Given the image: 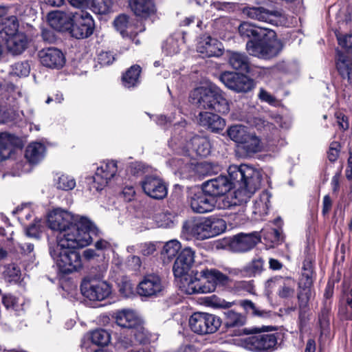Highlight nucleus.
<instances>
[{
	"instance_id": "obj_6",
	"label": "nucleus",
	"mask_w": 352,
	"mask_h": 352,
	"mask_svg": "<svg viewBox=\"0 0 352 352\" xmlns=\"http://www.w3.org/2000/svg\"><path fill=\"white\" fill-rule=\"evenodd\" d=\"M199 274L205 282L199 277L186 278L183 281L182 291L187 294L211 293L217 287H225L230 282L228 276L216 268L206 267Z\"/></svg>"
},
{
	"instance_id": "obj_40",
	"label": "nucleus",
	"mask_w": 352,
	"mask_h": 352,
	"mask_svg": "<svg viewBox=\"0 0 352 352\" xmlns=\"http://www.w3.org/2000/svg\"><path fill=\"white\" fill-rule=\"evenodd\" d=\"M183 43L179 34L171 36L166 38L162 44V52L166 56H174L180 51V46Z\"/></svg>"
},
{
	"instance_id": "obj_54",
	"label": "nucleus",
	"mask_w": 352,
	"mask_h": 352,
	"mask_svg": "<svg viewBox=\"0 0 352 352\" xmlns=\"http://www.w3.org/2000/svg\"><path fill=\"white\" fill-rule=\"evenodd\" d=\"M245 322V318L240 314L228 311L226 314V325L229 327H241Z\"/></svg>"
},
{
	"instance_id": "obj_39",
	"label": "nucleus",
	"mask_w": 352,
	"mask_h": 352,
	"mask_svg": "<svg viewBox=\"0 0 352 352\" xmlns=\"http://www.w3.org/2000/svg\"><path fill=\"white\" fill-rule=\"evenodd\" d=\"M141 67L138 65L131 66L122 76V84L126 88H133L140 83Z\"/></svg>"
},
{
	"instance_id": "obj_4",
	"label": "nucleus",
	"mask_w": 352,
	"mask_h": 352,
	"mask_svg": "<svg viewBox=\"0 0 352 352\" xmlns=\"http://www.w3.org/2000/svg\"><path fill=\"white\" fill-rule=\"evenodd\" d=\"M239 32L242 37H253L246 44V50L252 56L267 59L276 56L281 50V43L273 31L266 32V29L245 22L239 25Z\"/></svg>"
},
{
	"instance_id": "obj_51",
	"label": "nucleus",
	"mask_w": 352,
	"mask_h": 352,
	"mask_svg": "<svg viewBox=\"0 0 352 352\" xmlns=\"http://www.w3.org/2000/svg\"><path fill=\"white\" fill-rule=\"evenodd\" d=\"M240 305L244 309L248 314L257 317H266L268 316L267 312L261 309L250 300H243L240 302Z\"/></svg>"
},
{
	"instance_id": "obj_13",
	"label": "nucleus",
	"mask_w": 352,
	"mask_h": 352,
	"mask_svg": "<svg viewBox=\"0 0 352 352\" xmlns=\"http://www.w3.org/2000/svg\"><path fill=\"white\" fill-rule=\"evenodd\" d=\"M249 18L265 22L274 25H287V19L281 10H270L263 7L246 8L243 10Z\"/></svg>"
},
{
	"instance_id": "obj_35",
	"label": "nucleus",
	"mask_w": 352,
	"mask_h": 352,
	"mask_svg": "<svg viewBox=\"0 0 352 352\" xmlns=\"http://www.w3.org/2000/svg\"><path fill=\"white\" fill-rule=\"evenodd\" d=\"M54 185L58 190L69 191L76 187V181L72 175L60 172L54 176Z\"/></svg>"
},
{
	"instance_id": "obj_32",
	"label": "nucleus",
	"mask_w": 352,
	"mask_h": 352,
	"mask_svg": "<svg viewBox=\"0 0 352 352\" xmlns=\"http://www.w3.org/2000/svg\"><path fill=\"white\" fill-rule=\"evenodd\" d=\"M336 68L343 78L350 80V74L352 72V59L349 53L336 50Z\"/></svg>"
},
{
	"instance_id": "obj_9",
	"label": "nucleus",
	"mask_w": 352,
	"mask_h": 352,
	"mask_svg": "<svg viewBox=\"0 0 352 352\" xmlns=\"http://www.w3.org/2000/svg\"><path fill=\"white\" fill-rule=\"evenodd\" d=\"M221 324V321L219 317L206 312H195L188 319L190 330L200 336L215 333Z\"/></svg>"
},
{
	"instance_id": "obj_42",
	"label": "nucleus",
	"mask_w": 352,
	"mask_h": 352,
	"mask_svg": "<svg viewBox=\"0 0 352 352\" xmlns=\"http://www.w3.org/2000/svg\"><path fill=\"white\" fill-rule=\"evenodd\" d=\"M181 248V243L177 240L173 239L166 242L161 252L164 262L166 263L172 261L178 254Z\"/></svg>"
},
{
	"instance_id": "obj_59",
	"label": "nucleus",
	"mask_w": 352,
	"mask_h": 352,
	"mask_svg": "<svg viewBox=\"0 0 352 352\" xmlns=\"http://www.w3.org/2000/svg\"><path fill=\"white\" fill-rule=\"evenodd\" d=\"M170 164L183 174L191 168L192 163L190 164L188 161L185 162L184 159L174 158L170 161Z\"/></svg>"
},
{
	"instance_id": "obj_8",
	"label": "nucleus",
	"mask_w": 352,
	"mask_h": 352,
	"mask_svg": "<svg viewBox=\"0 0 352 352\" xmlns=\"http://www.w3.org/2000/svg\"><path fill=\"white\" fill-rule=\"evenodd\" d=\"M0 43H3L8 51L13 55L21 54L28 47L26 34L19 31V23L14 16L0 24Z\"/></svg>"
},
{
	"instance_id": "obj_28",
	"label": "nucleus",
	"mask_w": 352,
	"mask_h": 352,
	"mask_svg": "<svg viewBox=\"0 0 352 352\" xmlns=\"http://www.w3.org/2000/svg\"><path fill=\"white\" fill-rule=\"evenodd\" d=\"M115 319L118 325L131 330L142 320L139 316L131 309L118 311L115 314Z\"/></svg>"
},
{
	"instance_id": "obj_58",
	"label": "nucleus",
	"mask_w": 352,
	"mask_h": 352,
	"mask_svg": "<svg viewBox=\"0 0 352 352\" xmlns=\"http://www.w3.org/2000/svg\"><path fill=\"white\" fill-rule=\"evenodd\" d=\"M195 252L190 247L184 248L177 257L181 259L182 262L186 263L190 266H192L195 262Z\"/></svg>"
},
{
	"instance_id": "obj_56",
	"label": "nucleus",
	"mask_w": 352,
	"mask_h": 352,
	"mask_svg": "<svg viewBox=\"0 0 352 352\" xmlns=\"http://www.w3.org/2000/svg\"><path fill=\"white\" fill-rule=\"evenodd\" d=\"M264 239L272 243L271 246L277 245L280 241V234L275 228H264L261 231Z\"/></svg>"
},
{
	"instance_id": "obj_5",
	"label": "nucleus",
	"mask_w": 352,
	"mask_h": 352,
	"mask_svg": "<svg viewBox=\"0 0 352 352\" xmlns=\"http://www.w3.org/2000/svg\"><path fill=\"white\" fill-rule=\"evenodd\" d=\"M186 124L185 120L174 124V131L168 142L169 146L179 154L191 159L207 157L210 153V140L206 136L195 135L188 142L184 138L186 133L184 128Z\"/></svg>"
},
{
	"instance_id": "obj_10",
	"label": "nucleus",
	"mask_w": 352,
	"mask_h": 352,
	"mask_svg": "<svg viewBox=\"0 0 352 352\" xmlns=\"http://www.w3.org/2000/svg\"><path fill=\"white\" fill-rule=\"evenodd\" d=\"M117 163L115 161H104L97 167L93 177L88 179L90 190L98 192L104 189L116 176Z\"/></svg>"
},
{
	"instance_id": "obj_47",
	"label": "nucleus",
	"mask_w": 352,
	"mask_h": 352,
	"mask_svg": "<svg viewBox=\"0 0 352 352\" xmlns=\"http://www.w3.org/2000/svg\"><path fill=\"white\" fill-rule=\"evenodd\" d=\"M12 212L17 215L18 220L24 228L29 225L28 222L30 221L33 217V212L30 206L27 204L17 207Z\"/></svg>"
},
{
	"instance_id": "obj_21",
	"label": "nucleus",
	"mask_w": 352,
	"mask_h": 352,
	"mask_svg": "<svg viewBox=\"0 0 352 352\" xmlns=\"http://www.w3.org/2000/svg\"><path fill=\"white\" fill-rule=\"evenodd\" d=\"M142 187L144 192L153 199H161L167 195L164 182L157 177H146L142 182Z\"/></svg>"
},
{
	"instance_id": "obj_30",
	"label": "nucleus",
	"mask_w": 352,
	"mask_h": 352,
	"mask_svg": "<svg viewBox=\"0 0 352 352\" xmlns=\"http://www.w3.org/2000/svg\"><path fill=\"white\" fill-rule=\"evenodd\" d=\"M109 340L110 336L107 331L102 329H96L91 331L89 335L84 337L81 347L87 351L90 348V343L96 345H105L109 343Z\"/></svg>"
},
{
	"instance_id": "obj_22",
	"label": "nucleus",
	"mask_w": 352,
	"mask_h": 352,
	"mask_svg": "<svg viewBox=\"0 0 352 352\" xmlns=\"http://www.w3.org/2000/svg\"><path fill=\"white\" fill-rule=\"evenodd\" d=\"M206 217H200L186 222L182 228V234L188 236H194L197 239H208Z\"/></svg>"
},
{
	"instance_id": "obj_20",
	"label": "nucleus",
	"mask_w": 352,
	"mask_h": 352,
	"mask_svg": "<svg viewBox=\"0 0 352 352\" xmlns=\"http://www.w3.org/2000/svg\"><path fill=\"white\" fill-rule=\"evenodd\" d=\"M224 47L217 39L208 34H204L199 38L197 51L203 56L219 57L223 54Z\"/></svg>"
},
{
	"instance_id": "obj_46",
	"label": "nucleus",
	"mask_w": 352,
	"mask_h": 352,
	"mask_svg": "<svg viewBox=\"0 0 352 352\" xmlns=\"http://www.w3.org/2000/svg\"><path fill=\"white\" fill-rule=\"evenodd\" d=\"M248 122L251 126L256 128L258 131H272L274 135H278V131L273 124L265 121L260 117L250 118Z\"/></svg>"
},
{
	"instance_id": "obj_24",
	"label": "nucleus",
	"mask_w": 352,
	"mask_h": 352,
	"mask_svg": "<svg viewBox=\"0 0 352 352\" xmlns=\"http://www.w3.org/2000/svg\"><path fill=\"white\" fill-rule=\"evenodd\" d=\"M47 21L53 29L63 32L71 29L73 19L71 14L56 10L48 14Z\"/></svg>"
},
{
	"instance_id": "obj_38",
	"label": "nucleus",
	"mask_w": 352,
	"mask_h": 352,
	"mask_svg": "<svg viewBox=\"0 0 352 352\" xmlns=\"http://www.w3.org/2000/svg\"><path fill=\"white\" fill-rule=\"evenodd\" d=\"M228 61L233 69L246 72H249L250 63L245 54L231 52L229 54Z\"/></svg>"
},
{
	"instance_id": "obj_3",
	"label": "nucleus",
	"mask_w": 352,
	"mask_h": 352,
	"mask_svg": "<svg viewBox=\"0 0 352 352\" xmlns=\"http://www.w3.org/2000/svg\"><path fill=\"white\" fill-rule=\"evenodd\" d=\"M92 235L84 234L79 238L62 239L50 246V254L59 271L63 274L77 272L82 266L81 256L74 249L83 248L91 243Z\"/></svg>"
},
{
	"instance_id": "obj_62",
	"label": "nucleus",
	"mask_w": 352,
	"mask_h": 352,
	"mask_svg": "<svg viewBox=\"0 0 352 352\" xmlns=\"http://www.w3.org/2000/svg\"><path fill=\"white\" fill-rule=\"evenodd\" d=\"M5 273L10 278L9 281H16L21 276V270L16 264L12 263L7 267Z\"/></svg>"
},
{
	"instance_id": "obj_50",
	"label": "nucleus",
	"mask_w": 352,
	"mask_h": 352,
	"mask_svg": "<svg viewBox=\"0 0 352 352\" xmlns=\"http://www.w3.org/2000/svg\"><path fill=\"white\" fill-rule=\"evenodd\" d=\"M30 65L27 60L17 62L11 66L10 74L18 77H26L30 72Z\"/></svg>"
},
{
	"instance_id": "obj_57",
	"label": "nucleus",
	"mask_w": 352,
	"mask_h": 352,
	"mask_svg": "<svg viewBox=\"0 0 352 352\" xmlns=\"http://www.w3.org/2000/svg\"><path fill=\"white\" fill-rule=\"evenodd\" d=\"M120 293L125 297L129 296L133 293V284L126 277H122L118 282Z\"/></svg>"
},
{
	"instance_id": "obj_17",
	"label": "nucleus",
	"mask_w": 352,
	"mask_h": 352,
	"mask_svg": "<svg viewBox=\"0 0 352 352\" xmlns=\"http://www.w3.org/2000/svg\"><path fill=\"white\" fill-rule=\"evenodd\" d=\"M74 24L71 28L72 36L80 39L87 38L93 34L94 22L89 13L82 11L74 15Z\"/></svg>"
},
{
	"instance_id": "obj_15",
	"label": "nucleus",
	"mask_w": 352,
	"mask_h": 352,
	"mask_svg": "<svg viewBox=\"0 0 352 352\" xmlns=\"http://www.w3.org/2000/svg\"><path fill=\"white\" fill-rule=\"evenodd\" d=\"M164 289V283L160 276L150 274L144 276L139 283L137 291L141 296L157 298L163 294Z\"/></svg>"
},
{
	"instance_id": "obj_18",
	"label": "nucleus",
	"mask_w": 352,
	"mask_h": 352,
	"mask_svg": "<svg viewBox=\"0 0 352 352\" xmlns=\"http://www.w3.org/2000/svg\"><path fill=\"white\" fill-rule=\"evenodd\" d=\"M38 56L41 65L52 69H60L65 64V56L61 50L56 47H47L40 50Z\"/></svg>"
},
{
	"instance_id": "obj_37",
	"label": "nucleus",
	"mask_w": 352,
	"mask_h": 352,
	"mask_svg": "<svg viewBox=\"0 0 352 352\" xmlns=\"http://www.w3.org/2000/svg\"><path fill=\"white\" fill-rule=\"evenodd\" d=\"M208 239L223 233L226 230V223L221 218L210 216L206 217Z\"/></svg>"
},
{
	"instance_id": "obj_16",
	"label": "nucleus",
	"mask_w": 352,
	"mask_h": 352,
	"mask_svg": "<svg viewBox=\"0 0 352 352\" xmlns=\"http://www.w3.org/2000/svg\"><path fill=\"white\" fill-rule=\"evenodd\" d=\"M312 274L313 270L311 262L307 260L304 261L302 277L299 281L300 290L298 294L299 307L300 309H304L307 307L308 302L311 298V287L313 283Z\"/></svg>"
},
{
	"instance_id": "obj_34",
	"label": "nucleus",
	"mask_w": 352,
	"mask_h": 352,
	"mask_svg": "<svg viewBox=\"0 0 352 352\" xmlns=\"http://www.w3.org/2000/svg\"><path fill=\"white\" fill-rule=\"evenodd\" d=\"M240 146L247 154H253L261 151L263 144L254 133L250 131Z\"/></svg>"
},
{
	"instance_id": "obj_48",
	"label": "nucleus",
	"mask_w": 352,
	"mask_h": 352,
	"mask_svg": "<svg viewBox=\"0 0 352 352\" xmlns=\"http://www.w3.org/2000/svg\"><path fill=\"white\" fill-rule=\"evenodd\" d=\"M232 291L237 295H245V294H254V286L252 281H236L234 283Z\"/></svg>"
},
{
	"instance_id": "obj_19",
	"label": "nucleus",
	"mask_w": 352,
	"mask_h": 352,
	"mask_svg": "<svg viewBox=\"0 0 352 352\" xmlns=\"http://www.w3.org/2000/svg\"><path fill=\"white\" fill-rule=\"evenodd\" d=\"M188 201L192 210L200 214L212 211L216 204L215 198L208 195L204 189L201 191L191 193Z\"/></svg>"
},
{
	"instance_id": "obj_36",
	"label": "nucleus",
	"mask_w": 352,
	"mask_h": 352,
	"mask_svg": "<svg viewBox=\"0 0 352 352\" xmlns=\"http://www.w3.org/2000/svg\"><path fill=\"white\" fill-rule=\"evenodd\" d=\"M2 302L8 309H11L17 316L21 315L25 310V299L22 296L16 297L11 294L5 295L2 298Z\"/></svg>"
},
{
	"instance_id": "obj_12",
	"label": "nucleus",
	"mask_w": 352,
	"mask_h": 352,
	"mask_svg": "<svg viewBox=\"0 0 352 352\" xmlns=\"http://www.w3.org/2000/svg\"><path fill=\"white\" fill-rule=\"evenodd\" d=\"M131 335L133 336L135 341L131 340V338H121L118 342V348L126 352H140V344H146L153 340V336L143 326L141 320L138 325H136L131 330Z\"/></svg>"
},
{
	"instance_id": "obj_1",
	"label": "nucleus",
	"mask_w": 352,
	"mask_h": 352,
	"mask_svg": "<svg viewBox=\"0 0 352 352\" xmlns=\"http://www.w3.org/2000/svg\"><path fill=\"white\" fill-rule=\"evenodd\" d=\"M228 177L220 175L203 184L204 192L212 197L222 196L235 188V204L246 203L260 187L261 175L258 170L248 164L230 165Z\"/></svg>"
},
{
	"instance_id": "obj_43",
	"label": "nucleus",
	"mask_w": 352,
	"mask_h": 352,
	"mask_svg": "<svg viewBox=\"0 0 352 352\" xmlns=\"http://www.w3.org/2000/svg\"><path fill=\"white\" fill-rule=\"evenodd\" d=\"M279 284L278 296L280 298H290L294 295L296 281L294 279L287 277L278 280Z\"/></svg>"
},
{
	"instance_id": "obj_63",
	"label": "nucleus",
	"mask_w": 352,
	"mask_h": 352,
	"mask_svg": "<svg viewBox=\"0 0 352 352\" xmlns=\"http://www.w3.org/2000/svg\"><path fill=\"white\" fill-rule=\"evenodd\" d=\"M115 60V57L110 52H102L98 56V63L103 66L109 65Z\"/></svg>"
},
{
	"instance_id": "obj_52",
	"label": "nucleus",
	"mask_w": 352,
	"mask_h": 352,
	"mask_svg": "<svg viewBox=\"0 0 352 352\" xmlns=\"http://www.w3.org/2000/svg\"><path fill=\"white\" fill-rule=\"evenodd\" d=\"M41 219H34L32 222H30L29 225L24 228L27 236L38 239L41 233Z\"/></svg>"
},
{
	"instance_id": "obj_60",
	"label": "nucleus",
	"mask_w": 352,
	"mask_h": 352,
	"mask_svg": "<svg viewBox=\"0 0 352 352\" xmlns=\"http://www.w3.org/2000/svg\"><path fill=\"white\" fill-rule=\"evenodd\" d=\"M338 44L343 48L346 49L349 53L352 51V34L341 35L336 34Z\"/></svg>"
},
{
	"instance_id": "obj_44",
	"label": "nucleus",
	"mask_w": 352,
	"mask_h": 352,
	"mask_svg": "<svg viewBox=\"0 0 352 352\" xmlns=\"http://www.w3.org/2000/svg\"><path fill=\"white\" fill-rule=\"evenodd\" d=\"M249 132L248 127L241 124L231 126L227 131L229 138L239 145L245 139Z\"/></svg>"
},
{
	"instance_id": "obj_11",
	"label": "nucleus",
	"mask_w": 352,
	"mask_h": 352,
	"mask_svg": "<svg viewBox=\"0 0 352 352\" xmlns=\"http://www.w3.org/2000/svg\"><path fill=\"white\" fill-rule=\"evenodd\" d=\"M80 291L90 300L102 301L110 296L111 287L104 280L89 277L82 281Z\"/></svg>"
},
{
	"instance_id": "obj_26",
	"label": "nucleus",
	"mask_w": 352,
	"mask_h": 352,
	"mask_svg": "<svg viewBox=\"0 0 352 352\" xmlns=\"http://www.w3.org/2000/svg\"><path fill=\"white\" fill-rule=\"evenodd\" d=\"M19 143L20 140L14 135L8 133H0V161L8 158Z\"/></svg>"
},
{
	"instance_id": "obj_41",
	"label": "nucleus",
	"mask_w": 352,
	"mask_h": 352,
	"mask_svg": "<svg viewBox=\"0 0 352 352\" xmlns=\"http://www.w3.org/2000/svg\"><path fill=\"white\" fill-rule=\"evenodd\" d=\"M191 267L192 266L189 265L186 263L182 262L181 259H179L177 258H176L173 267V271L174 276L176 278H181V289L183 285V281L185 278L189 277H197V276L199 275L198 271H197L196 272H194V271H192V273L193 274V276L188 275V272H189Z\"/></svg>"
},
{
	"instance_id": "obj_27",
	"label": "nucleus",
	"mask_w": 352,
	"mask_h": 352,
	"mask_svg": "<svg viewBox=\"0 0 352 352\" xmlns=\"http://www.w3.org/2000/svg\"><path fill=\"white\" fill-rule=\"evenodd\" d=\"M199 124L213 132L222 130L226 125V122L223 118L210 112L199 113Z\"/></svg>"
},
{
	"instance_id": "obj_23",
	"label": "nucleus",
	"mask_w": 352,
	"mask_h": 352,
	"mask_svg": "<svg viewBox=\"0 0 352 352\" xmlns=\"http://www.w3.org/2000/svg\"><path fill=\"white\" fill-rule=\"evenodd\" d=\"M260 241L261 235L258 232L240 233L233 237L231 246L236 252H246L252 248Z\"/></svg>"
},
{
	"instance_id": "obj_31",
	"label": "nucleus",
	"mask_w": 352,
	"mask_h": 352,
	"mask_svg": "<svg viewBox=\"0 0 352 352\" xmlns=\"http://www.w3.org/2000/svg\"><path fill=\"white\" fill-rule=\"evenodd\" d=\"M129 5L134 14L142 18H146L155 12L152 0H130Z\"/></svg>"
},
{
	"instance_id": "obj_61",
	"label": "nucleus",
	"mask_w": 352,
	"mask_h": 352,
	"mask_svg": "<svg viewBox=\"0 0 352 352\" xmlns=\"http://www.w3.org/2000/svg\"><path fill=\"white\" fill-rule=\"evenodd\" d=\"M209 304L214 308H230L233 302H228L224 299L220 298L214 295L212 296L209 300Z\"/></svg>"
},
{
	"instance_id": "obj_2",
	"label": "nucleus",
	"mask_w": 352,
	"mask_h": 352,
	"mask_svg": "<svg viewBox=\"0 0 352 352\" xmlns=\"http://www.w3.org/2000/svg\"><path fill=\"white\" fill-rule=\"evenodd\" d=\"M48 227L58 232L56 243L62 239L79 238L84 234L96 235L98 230L87 217L74 214L66 210L57 208L47 214Z\"/></svg>"
},
{
	"instance_id": "obj_49",
	"label": "nucleus",
	"mask_w": 352,
	"mask_h": 352,
	"mask_svg": "<svg viewBox=\"0 0 352 352\" xmlns=\"http://www.w3.org/2000/svg\"><path fill=\"white\" fill-rule=\"evenodd\" d=\"M254 86L255 83L254 80L245 75L239 74L234 91L236 92H248L251 91Z\"/></svg>"
},
{
	"instance_id": "obj_14",
	"label": "nucleus",
	"mask_w": 352,
	"mask_h": 352,
	"mask_svg": "<svg viewBox=\"0 0 352 352\" xmlns=\"http://www.w3.org/2000/svg\"><path fill=\"white\" fill-rule=\"evenodd\" d=\"M277 343L276 333H256L245 340V347L254 352H271Z\"/></svg>"
},
{
	"instance_id": "obj_55",
	"label": "nucleus",
	"mask_w": 352,
	"mask_h": 352,
	"mask_svg": "<svg viewBox=\"0 0 352 352\" xmlns=\"http://www.w3.org/2000/svg\"><path fill=\"white\" fill-rule=\"evenodd\" d=\"M240 74L232 72H225L220 76V80L226 87L234 91Z\"/></svg>"
},
{
	"instance_id": "obj_29",
	"label": "nucleus",
	"mask_w": 352,
	"mask_h": 352,
	"mask_svg": "<svg viewBox=\"0 0 352 352\" xmlns=\"http://www.w3.org/2000/svg\"><path fill=\"white\" fill-rule=\"evenodd\" d=\"M46 153L45 145L40 142H32L25 148V157L29 163L36 164L42 161Z\"/></svg>"
},
{
	"instance_id": "obj_45",
	"label": "nucleus",
	"mask_w": 352,
	"mask_h": 352,
	"mask_svg": "<svg viewBox=\"0 0 352 352\" xmlns=\"http://www.w3.org/2000/svg\"><path fill=\"white\" fill-rule=\"evenodd\" d=\"M248 122L251 126L256 128L258 131H272L274 135H278V131L273 124L265 121L260 117L250 118Z\"/></svg>"
},
{
	"instance_id": "obj_25",
	"label": "nucleus",
	"mask_w": 352,
	"mask_h": 352,
	"mask_svg": "<svg viewBox=\"0 0 352 352\" xmlns=\"http://www.w3.org/2000/svg\"><path fill=\"white\" fill-rule=\"evenodd\" d=\"M272 195L267 190L263 191L253 201L252 219L255 221L261 220L267 214L270 206Z\"/></svg>"
},
{
	"instance_id": "obj_53",
	"label": "nucleus",
	"mask_w": 352,
	"mask_h": 352,
	"mask_svg": "<svg viewBox=\"0 0 352 352\" xmlns=\"http://www.w3.org/2000/svg\"><path fill=\"white\" fill-rule=\"evenodd\" d=\"M111 5V0H93L91 10L96 14H105L109 12Z\"/></svg>"
},
{
	"instance_id": "obj_64",
	"label": "nucleus",
	"mask_w": 352,
	"mask_h": 352,
	"mask_svg": "<svg viewBox=\"0 0 352 352\" xmlns=\"http://www.w3.org/2000/svg\"><path fill=\"white\" fill-rule=\"evenodd\" d=\"M95 247L98 250L111 252L117 248V245L115 243H111L110 242L104 239H100L96 242Z\"/></svg>"
},
{
	"instance_id": "obj_7",
	"label": "nucleus",
	"mask_w": 352,
	"mask_h": 352,
	"mask_svg": "<svg viewBox=\"0 0 352 352\" xmlns=\"http://www.w3.org/2000/svg\"><path fill=\"white\" fill-rule=\"evenodd\" d=\"M189 98L190 102L199 109L213 110L223 114L230 111V104L223 92L214 84L195 88Z\"/></svg>"
},
{
	"instance_id": "obj_33",
	"label": "nucleus",
	"mask_w": 352,
	"mask_h": 352,
	"mask_svg": "<svg viewBox=\"0 0 352 352\" xmlns=\"http://www.w3.org/2000/svg\"><path fill=\"white\" fill-rule=\"evenodd\" d=\"M114 26L122 37H129L130 38L142 31L141 30H138L135 25L129 21V17L124 14L120 15L115 19Z\"/></svg>"
}]
</instances>
